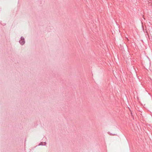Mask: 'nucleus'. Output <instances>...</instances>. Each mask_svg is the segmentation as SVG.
Listing matches in <instances>:
<instances>
[{
    "label": "nucleus",
    "instance_id": "nucleus-1",
    "mask_svg": "<svg viewBox=\"0 0 152 152\" xmlns=\"http://www.w3.org/2000/svg\"><path fill=\"white\" fill-rule=\"evenodd\" d=\"M20 44H21L22 45H23V44L25 42L23 40L21 39L20 41Z\"/></svg>",
    "mask_w": 152,
    "mask_h": 152
}]
</instances>
